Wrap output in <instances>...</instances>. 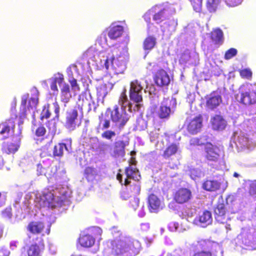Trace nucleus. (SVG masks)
Listing matches in <instances>:
<instances>
[{
  "instance_id": "obj_26",
  "label": "nucleus",
  "mask_w": 256,
  "mask_h": 256,
  "mask_svg": "<svg viewBox=\"0 0 256 256\" xmlns=\"http://www.w3.org/2000/svg\"><path fill=\"white\" fill-rule=\"evenodd\" d=\"M124 28L120 25L110 26L109 27L108 36L112 40H116L122 36Z\"/></svg>"
},
{
  "instance_id": "obj_7",
  "label": "nucleus",
  "mask_w": 256,
  "mask_h": 256,
  "mask_svg": "<svg viewBox=\"0 0 256 256\" xmlns=\"http://www.w3.org/2000/svg\"><path fill=\"white\" fill-rule=\"evenodd\" d=\"M81 120L78 118V111L76 108L68 110L66 114L64 126L70 131L75 130L81 125Z\"/></svg>"
},
{
  "instance_id": "obj_28",
  "label": "nucleus",
  "mask_w": 256,
  "mask_h": 256,
  "mask_svg": "<svg viewBox=\"0 0 256 256\" xmlns=\"http://www.w3.org/2000/svg\"><path fill=\"white\" fill-rule=\"evenodd\" d=\"M71 98L70 86L68 84L64 83L60 88V100L64 103L66 104Z\"/></svg>"
},
{
  "instance_id": "obj_61",
  "label": "nucleus",
  "mask_w": 256,
  "mask_h": 256,
  "mask_svg": "<svg viewBox=\"0 0 256 256\" xmlns=\"http://www.w3.org/2000/svg\"><path fill=\"white\" fill-rule=\"evenodd\" d=\"M50 88L53 91L58 92V88L56 86V83L54 80L50 84Z\"/></svg>"
},
{
  "instance_id": "obj_11",
  "label": "nucleus",
  "mask_w": 256,
  "mask_h": 256,
  "mask_svg": "<svg viewBox=\"0 0 256 256\" xmlns=\"http://www.w3.org/2000/svg\"><path fill=\"white\" fill-rule=\"evenodd\" d=\"M153 79L155 84L160 87L167 86L170 82L168 74L162 68H160L156 71L154 74Z\"/></svg>"
},
{
  "instance_id": "obj_30",
  "label": "nucleus",
  "mask_w": 256,
  "mask_h": 256,
  "mask_svg": "<svg viewBox=\"0 0 256 256\" xmlns=\"http://www.w3.org/2000/svg\"><path fill=\"white\" fill-rule=\"evenodd\" d=\"M156 44V38L152 36H148L144 40L143 48L144 50H152Z\"/></svg>"
},
{
  "instance_id": "obj_39",
  "label": "nucleus",
  "mask_w": 256,
  "mask_h": 256,
  "mask_svg": "<svg viewBox=\"0 0 256 256\" xmlns=\"http://www.w3.org/2000/svg\"><path fill=\"white\" fill-rule=\"evenodd\" d=\"M219 0H207L206 7L210 12H214L218 7Z\"/></svg>"
},
{
  "instance_id": "obj_54",
  "label": "nucleus",
  "mask_w": 256,
  "mask_h": 256,
  "mask_svg": "<svg viewBox=\"0 0 256 256\" xmlns=\"http://www.w3.org/2000/svg\"><path fill=\"white\" fill-rule=\"evenodd\" d=\"M69 82L72 90L78 91L80 90V88L78 84L76 79L72 78V80H70Z\"/></svg>"
},
{
  "instance_id": "obj_59",
  "label": "nucleus",
  "mask_w": 256,
  "mask_h": 256,
  "mask_svg": "<svg viewBox=\"0 0 256 256\" xmlns=\"http://www.w3.org/2000/svg\"><path fill=\"white\" fill-rule=\"evenodd\" d=\"M168 166L172 169L178 168V166L179 164V162L178 161L177 162L173 164L172 162L170 161L168 163Z\"/></svg>"
},
{
  "instance_id": "obj_51",
  "label": "nucleus",
  "mask_w": 256,
  "mask_h": 256,
  "mask_svg": "<svg viewBox=\"0 0 256 256\" xmlns=\"http://www.w3.org/2000/svg\"><path fill=\"white\" fill-rule=\"evenodd\" d=\"M110 147V144H109L103 142L99 144L98 149L100 152H104Z\"/></svg>"
},
{
  "instance_id": "obj_20",
  "label": "nucleus",
  "mask_w": 256,
  "mask_h": 256,
  "mask_svg": "<svg viewBox=\"0 0 256 256\" xmlns=\"http://www.w3.org/2000/svg\"><path fill=\"white\" fill-rule=\"evenodd\" d=\"M222 102V98L220 95H216L214 92L211 93L206 99V106L208 109L213 110L216 108Z\"/></svg>"
},
{
  "instance_id": "obj_43",
  "label": "nucleus",
  "mask_w": 256,
  "mask_h": 256,
  "mask_svg": "<svg viewBox=\"0 0 256 256\" xmlns=\"http://www.w3.org/2000/svg\"><path fill=\"white\" fill-rule=\"evenodd\" d=\"M238 50L235 48H230L225 52L224 58L225 60H230L237 54Z\"/></svg>"
},
{
  "instance_id": "obj_63",
  "label": "nucleus",
  "mask_w": 256,
  "mask_h": 256,
  "mask_svg": "<svg viewBox=\"0 0 256 256\" xmlns=\"http://www.w3.org/2000/svg\"><path fill=\"white\" fill-rule=\"evenodd\" d=\"M18 242H14L10 243V247L12 250H14L15 248L17 247Z\"/></svg>"
},
{
  "instance_id": "obj_17",
  "label": "nucleus",
  "mask_w": 256,
  "mask_h": 256,
  "mask_svg": "<svg viewBox=\"0 0 256 256\" xmlns=\"http://www.w3.org/2000/svg\"><path fill=\"white\" fill-rule=\"evenodd\" d=\"M129 144L128 140H118L114 144L113 151L116 156H123L125 154L126 147Z\"/></svg>"
},
{
  "instance_id": "obj_48",
  "label": "nucleus",
  "mask_w": 256,
  "mask_h": 256,
  "mask_svg": "<svg viewBox=\"0 0 256 256\" xmlns=\"http://www.w3.org/2000/svg\"><path fill=\"white\" fill-rule=\"evenodd\" d=\"M2 216L5 218H11L12 216V210L10 207L6 208L2 211Z\"/></svg>"
},
{
  "instance_id": "obj_52",
  "label": "nucleus",
  "mask_w": 256,
  "mask_h": 256,
  "mask_svg": "<svg viewBox=\"0 0 256 256\" xmlns=\"http://www.w3.org/2000/svg\"><path fill=\"white\" fill-rule=\"evenodd\" d=\"M140 200L137 198H134L130 202V206L136 210L139 206Z\"/></svg>"
},
{
  "instance_id": "obj_37",
  "label": "nucleus",
  "mask_w": 256,
  "mask_h": 256,
  "mask_svg": "<svg viewBox=\"0 0 256 256\" xmlns=\"http://www.w3.org/2000/svg\"><path fill=\"white\" fill-rule=\"evenodd\" d=\"M142 87L138 80L130 82V92H142Z\"/></svg>"
},
{
  "instance_id": "obj_34",
  "label": "nucleus",
  "mask_w": 256,
  "mask_h": 256,
  "mask_svg": "<svg viewBox=\"0 0 256 256\" xmlns=\"http://www.w3.org/2000/svg\"><path fill=\"white\" fill-rule=\"evenodd\" d=\"M97 175V172L94 168L90 166L86 167L84 171V176L88 180H93Z\"/></svg>"
},
{
  "instance_id": "obj_22",
  "label": "nucleus",
  "mask_w": 256,
  "mask_h": 256,
  "mask_svg": "<svg viewBox=\"0 0 256 256\" xmlns=\"http://www.w3.org/2000/svg\"><path fill=\"white\" fill-rule=\"evenodd\" d=\"M221 186L220 182L216 180L206 179L202 184V188L208 192H216L218 190Z\"/></svg>"
},
{
  "instance_id": "obj_56",
  "label": "nucleus",
  "mask_w": 256,
  "mask_h": 256,
  "mask_svg": "<svg viewBox=\"0 0 256 256\" xmlns=\"http://www.w3.org/2000/svg\"><path fill=\"white\" fill-rule=\"evenodd\" d=\"M249 192L250 195H256V181L250 185Z\"/></svg>"
},
{
  "instance_id": "obj_24",
  "label": "nucleus",
  "mask_w": 256,
  "mask_h": 256,
  "mask_svg": "<svg viewBox=\"0 0 256 256\" xmlns=\"http://www.w3.org/2000/svg\"><path fill=\"white\" fill-rule=\"evenodd\" d=\"M178 144L172 143L168 145L163 152L162 156L166 160L170 158L178 151Z\"/></svg>"
},
{
  "instance_id": "obj_35",
  "label": "nucleus",
  "mask_w": 256,
  "mask_h": 256,
  "mask_svg": "<svg viewBox=\"0 0 256 256\" xmlns=\"http://www.w3.org/2000/svg\"><path fill=\"white\" fill-rule=\"evenodd\" d=\"M108 94L106 84H101L96 88V95L98 98L104 100Z\"/></svg>"
},
{
  "instance_id": "obj_12",
  "label": "nucleus",
  "mask_w": 256,
  "mask_h": 256,
  "mask_svg": "<svg viewBox=\"0 0 256 256\" xmlns=\"http://www.w3.org/2000/svg\"><path fill=\"white\" fill-rule=\"evenodd\" d=\"M34 244H32L27 250L28 256H40L44 248V240L42 236H36Z\"/></svg>"
},
{
  "instance_id": "obj_36",
  "label": "nucleus",
  "mask_w": 256,
  "mask_h": 256,
  "mask_svg": "<svg viewBox=\"0 0 256 256\" xmlns=\"http://www.w3.org/2000/svg\"><path fill=\"white\" fill-rule=\"evenodd\" d=\"M142 92H130V98L134 102L139 103L142 101Z\"/></svg>"
},
{
  "instance_id": "obj_10",
  "label": "nucleus",
  "mask_w": 256,
  "mask_h": 256,
  "mask_svg": "<svg viewBox=\"0 0 256 256\" xmlns=\"http://www.w3.org/2000/svg\"><path fill=\"white\" fill-rule=\"evenodd\" d=\"M148 209L150 213H158L164 207V202L154 194H150L147 198Z\"/></svg>"
},
{
  "instance_id": "obj_57",
  "label": "nucleus",
  "mask_w": 256,
  "mask_h": 256,
  "mask_svg": "<svg viewBox=\"0 0 256 256\" xmlns=\"http://www.w3.org/2000/svg\"><path fill=\"white\" fill-rule=\"evenodd\" d=\"M10 254L9 250L4 248L0 249V256H9Z\"/></svg>"
},
{
  "instance_id": "obj_42",
  "label": "nucleus",
  "mask_w": 256,
  "mask_h": 256,
  "mask_svg": "<svg viewBox=\"0 0 256 256\" xmlns=\"http://www.w3.org/2000/svg\"><path fill=\"white\" fill-rule=\"evenodd\" d=\"M50 115L51 113L49 110V105L44 106L40 114V120H42L44 118L48 119L50 116Z\"/></svg>"
},
{
  "instance_id": "obj_16",
  "label": "nucleus",
  "mask_w": 256,
  "mask_h": 256,
  "mask_svg": "<svg viewBox=\"0 0 256 256\" xmlns=\"http://www.w3.org/2000/svg\"><path fill=\"white\" fill-rule=\"evenodd\" d=\"M126 243L123 240L114 241L112 244V254L115 256L122 255L126 252Z\"/></svg>"
},
{
  "instance_id": "obj_38",
  "label": "nucleus",
  "mask_w": 256,
  "mask_h": 256,
  "mask_svg": "<svg viewBox=\"0 0 256 256\" xmlns=\"http://www.w3.org/2000/svg\"><path fill=\"white\" fill-rule=\"evenodd\" d=\"M240 75L242 78L247 80H251L252 72L250 68H246L239 70Z\"/></svg>"
},
{
  "instance_id": "obj_2",
  "label": "nucleus",
  "mask_w": 256,
  "mask_h": 256,
  "mask_svg": "<svg viewBox=\"0 0 256 256\" xmlns=\"http://www.w3.org/2000/svg\"><path fill=\"white\" fill-rule=\"evenodd\" d=\"M194 252L193 256H212L217 252L218 244L210 239H199L192 244Z\"/></svg>"
},
{
  "instance_id": "obj_64",
  "label": "nucleus",
  "mask_w": 256,
  "mask_h": 256,
  "mask_svg": "<svg viewBox=\"0 0 256 256\" xmlns=\"http://www.w3.org/2000/svg\"><path fill=\"white\" fill-rule=\"evenodd\" d=\"M104 66H105L106 69L108 70V68H109V64H108V58L106 60H105Z\"/></svg>"
},
{
  "instance_id": "obj_40",
  "label": "nucleus",
  "mask_w": 256,
  "mask_h": 256,
  "mask_svg": "<svg viewBox=\"0 0 256 256\" xmlns=\"http://www.w3.org/2000/svg\"><path fill=\"white\" fill-rule=\"evenodd\" d=\"M44 176L48 179L54 178L56 179V170L53 168L48 166L46 168V172H44Z\"/></svg>"
},
{
  "instance_id": "obj_23",
  "label": "nucleus",
  "mask_w": 256,
  "mask_h": 256,
  "mask_svg": "<svg viewBox=\"0 0 256 256\" xmlns=\"http://www.w3.org/2000/svg\"><path fill=\"white\" fill-rule=\"evenodd\" d=\"M78 242L82 246L88 248L94 245L95 238L90 234H83L80 236L78 238Z\"/></svg>"
},
{
  "instance_id": "obj_45",
  "label": "nucleus",
  "mask_w": 256,
  "mask_h": 256,
  "mask_svg": "<svg viewBox=\"0 0 256 256\" xmlns=\"http://www.w3.org/2000/svg\"><path fill=\"white\" fill-rule=\"evenodd\" d=\"M116 136V133L114 131L112 130H106L104 131L102 134V137L103 138L106 139L108 140H111L112 138Z\"/></svg>"
},
{
  "instance_id": "obj_5",
  "label": "nucleus",
  "mask_w": 256,
  "mask_h": 256,
  "mask_svg": "<svg viewBox=\"0 0 256 256\" xmlns=\"http://www.w3.org/2000/svg\"><path fill=\"white\" fill-rule=\"evenodd\" d=\"M118 172L116 174V179L122 185L127 186L130 184L129 179H132L136 181H139L141 178L138 170L136 167L128 166L124 168V173L126 176L124 182L122 180V174L120 172H122L120 169L118 170Z\"/></svg>"
},
{
  "instance_id": "obj_44",
  "label": "nucleus",
  "mask_w": 256,
  "mask_h": 256,
  "mask_svg": "<svg viewBox=\"0 0 256 256\" xmlns=\"http://www.w3.org/2000/svg\"><path fill=\"white\" fill-rule=\"evenodd\" d=\"M194 10L196 12L201 10L202 0H189Z\"/></svg>"
},
{
  "instance_id": "obj_46",
  "label": "nucleus",
  "mask_w": 256,
  "mask_h": 256,
  "mask_svg": "<svg viewBox=\"0 0 256 256\" xmlns=\"http://www.w3.org/2000/svg\"><path fill=\"white\" fill-rule=\"evenodd\" d=\"M46 132V130L43 125L40 126L35 131V134L37 137L44 136Z\"/></svg>"
},
{
  "instance_id": "obj_21",
  "label": "nucleus",
  "mask_w": 256,
  "mask_h": 256,
  "mask_svg": "<svg viewBox=\"0 0 256 256\" xmlns=\"http://www.w3.org/2000/svg\"><path fill=\"white\" fill-rule=\"evenodd\" d=\"M210 38L214 44L222 45L224 40L222 31L220 28L213 30L210 34Z\"/></svg>"
},
{
  "instance_id": "obj_29",
  "label": "nucleus",
  "mask_w": 256,
  "mask_h": 256,
  "mask_svg": "<svg viewBox=\"0 0 256 256\" xmlns=\"http://www.w3.org/2000/svg\"><path fill=\"white\" fill-rule=\"evenodd\" d=\"M110 126V120L108 118L107 116L102 113L98 116V124L97 126V130H106Z\"/></svg>"
},
{
  "instance_id": "obj_18",
  "label": "nucleus",
  "mask_w": 256,
  "mask_h": 256,
  "mask_svg": "<svg viewBox=\"0 0 256 256\" xmlns=\"http://www.w3.org/2000/svg\"><path fill=\"white\" fill-rule=\"evenodd\" d=\"M44 224L40 221H32L27 226L28 230L32 234H41L44 229Z\"/></svg>"
},
{
  "instance_id": "obj_25",
  "label": "nucleus",
  "mask_w": 256,
  "mask_h": 256,
  "mask_svg": "<svg viewBox=\"0 0 256 256\" xmlns=\"http://www.w3.org/2000/svg\"><path fill=\"white\" fill-rule=\"evenodd\" d=\"M20 145V140L16 143L4 142L2 144V150L4 153L6 154H14L18 150Z\"/></svg>"
},
{
  "instance_id": "obj_13",
  "label": "nucleus",
  "mask_w": 256,
  "mask_h": 256,
  "mask_svg": "<svg viewBox=\"0 0 256 256\" xmlns=\"http://www.w3.org/2000/svg\"><path fill=\"white\" fill-rule=\"evenodd\" d=\"M192 198V193L191 190L186 188H180L173 195L174 200L179 204L188 202Z\"/></svg>"
},
{
  "instance_id": "obj_27",
  "label": "nucleus",
  "mask_w": 256,
  "mask_h": 256,
  "mask_svg": "<svg viewBox=\"0 0 256 256\" xmlns=\"http://www.w3.org/2000/svg\"><path fill=\"white\" fill-rule=\"evenodd\" d=\"M198 220L203 227L210 224L212 221L211 212L207 210L204 211L202 214L198 218Z\"/></svg>"
},
{
  "instance_id": "obj_31",
  "label": "nucleus",
  "mask_w": 256,
  "mask_h": 256,
  "mask_svg": "<svg viewBox=\"0 0 256 256\" xmlns=\"http://www.w3.org/2000/svg\"><path fill=\"white\" fill-rule=\"evenodd\" d=\"M171 109L169 106L162 104L157 112V114L160 118L164 119L168 118Z\"/></svg>"
},
{
  "instance_id": "obj_49",
  "label": "nucleus",
  "mask_w": 256,
  "mask_h": 256,
  "mask_svg": "<svg viewBox=\"0 0 256 256\" xmlns=\"http://www.w3.org/2000/svg\"><path fill=\"white\" fill-rule=\"evenodd\" d=\"M53 106H54V112L56 114L55 117L54 118V120H58L60 118V107L57 102H54Z\"/></svg>"
},
{
  "instance_id": "obj_14",
  "label": "nucleus",
  "mask_w": 256,
  "mask_h": 256,
  "mask_svg": "<svg viewBox=\"0 0 256 256\" xmlns=\"http://www.w3.org/2000/svg\"><path fill=\"white\" fill-rule=\"evenodd\" d=\"M226 204L222 200H218L214 209V214L216 220L220 224H224L228 220Z\"/></svg>"
},
{
  "instance_id": "obj_60",
  "label": "nucleus",
  "mask_w": 256,
  "mask_h": 256,
  "mask_svg": "<svg viewBox=\"0 0 256 256\" xmlns=\"http://www.w3.org/2000/svg\"><path fill=\"white\" fill-rule=\"evenodd\" d=\"M157 66L156 64L154 62H150L146 66V68L150 70L151 71L152 70L153 68H154Z\"/></svg>"
},
{
  "instance_id": "obj_55",
  "label": "nucleus",
  "mask_w": 256,
  "mask_h": 256,
  "mask_svg": "<svg viewBox=\"0 0 256 256\" xmlns=\"http://www.w3.org/2000/svg\"><path fill=\"white\" fill-rule=\"evenodd\" d=\"M36 170L38 175H44L46 172V168H44L40 164H38L36 166Z\"/></svg>"
},
{
  "instance_id": "obj_53",
  "label": "nucleus",
  "mask_w": 256,
  "mask_h": 256,
  "mask_svg": "<svg viewBox=\"0 0 256 256\" xmlns=\"http://www.w3.org/2000/svg\"><path fill=\"white\" fill-rule=\"evenodd\" d=\"M225 2L229 6H236L241 3V0H225Z\"/></svg>"
},
{
  "instance_id": "obj_62",
  "label": "nucleus",
  "mask_w": 256,
  "mask_h": 256,
  "mask_svg": "<svg viewBox=\"0 0 256 256\" xmlns=\"http://www.w3.org/2000/svg\"><path fill=\"white\" fill-rule=\"evenodd\" d=\"M129 166H132L131 165H134L136 166V160L135 158L132 157L130 160L129 161Z\"/></svg>"
},
{
  "instance_id": "obj_47",
  "label": "nucleus",
  "mask_w": 256,
  "mask_h": 256,
  "mask_svg": "<svg viewBox=\"0 0 256 256\" xmlns=\"http://www.w3.org/2000/svg\"><path fill=\"white\" fill-rule=\"evenodd\" d=\"M130 190L134 194H138L140 192V185L139 183L134 184L130 186Z\"/></svg>"
},
{
  "instance_id": "obj_50",
  "label": "nucleus",
  "mask_w": 256,
  "mask_h": 256,
  "mask_svg": "<svg viewBox=\"0 0 256 256\" xmlns=\"http://www.w3.org/2000/svg\"><path fill=\"white\" fill-rule=\"evenodd\" d=\"M205 144L202 142L200 140V138H194L190 140V144L194 146H202Z\"/></svg>"
},
{
  "instance_id": "obj_9",
  "label": "nucleus",
  "mask_w": 256,
  "mask_h": 256,
  "mask_svg": "<svg viewBox=\"0 0 256 256\" xmlns=\"http://www.w3.org/2000/svg\"><path fill=\"white\" fill-rule=\"evenodd\" d=\"M220 151L218 146L210 142L204 144V158L208 162H217L220 159Z\"/></svg>"
},
{
  "instance_id": "obj_15",
  "label": "nucleus",
  "mask_w": 256,
  "mask_h": 256,
  "mask_svg": "<svg viewBox=\"0 0 256 256\" xmlns=\"http://www.w3.org/2000/svg\"><path fill=\"white\" fill-rule=\"evenodd\" d=\"M111 64L114 72L116 74H123L126 70V63L124 56H118L116 58H112Z\"/></svg>"
},
{
  "instance_id": "obj_3",
  "label": "nucleus",
  "mask_w": 256,
  "mask_h": 256,
  "mask_svg": "<svg viewBox=\"0 0 256 256\" xmlns=\"http://www.w3.org/2000/svg\"><path fill=\"white\" fill-rule=\"evenodd\" d=\"M239 102L245 106L256 104V84L247 82L240 90Z\"/></svg>"
},
{
  "instance_id": "obj_41",
  "label": "nucleus",
  "mask_w": 256,
  "mask_h": 256,
  "mask_svg": "<svg viewBox=\"0 0 256 256\" xmlns=\"http://www.w3.org/2000/svg\"><path fill=\"white\" fill-rule=\"evenodd\" d=\"M126 90L124 88L121 92L120 96L118 99V104L124 109L126 107V104L128 102V97L126 94Z\"/></svg>"
},
{
  "instance_id": "obj_4",
  "label": "nucleus",
  "mask_w": 256,
  "mask_h": 256,
  "mask_svg": "<svg viewBox=\"0 0 256 256\" xmlns=\"http://www.w3.org/2000/svg\"><path fill=\"white\" fill-rule=\"evenodd\" d=\"M64 202V198H56L54 194L49 190L44 191L40 196V204L42 207L54 208L60 206Z\"/></svg>"
},
{
  "instance_id": "obj_8",
  "label": "nucleus",
  "mask_w": 256,
  "mask_h": 256,
  "mask_svg": "<svg viewBox=\"0 0 256 256\" xmlns=\"http://www.w3.org/2000/svg\"><path fill=\"white\" fill-rule=\"evenodd\" d=\"M203 118L201 114L196 116L193 118H187L184 126L191 134H196L200 132L202 127Z\"/></svg>"
},
{
  "instance_id": "obj_1",
  "label": "nucleus",
  "mask_w": 256,
  "mask_h": 256,
  "mask_svg": "<svg viewBox=\"0 0 256 256\" xmlns=\"http://www.w3.org/2000/svg\"><path fill=\"white\" fill-rule=\"evenodd\" d=\"M39 92L37 90H34L33 93L30 98L29 94H26L22 96L18 118L20 124L23 123L24 119L26 118V111L32 110L36 108L38 102ZM12 111H14V116L6 119L4 122L0 123V134L4 136L3 139L8 138L10 133H14L15 129V120L18 117L16 114V104H14Z\"/></svg>"
},
{
  "instance_id": "obj_19",
  "label": "nucleus",
  "mask_w": 256,
  "mask_h": 256,
  "mask_svg": "<svg viewBox=\"0 0 256 256\" xmlns=\"http://www.w3.org/2000/svg\"><path fill=\"white\" fill-rule=\"evenodd\" d=\"M211 124L213 130H223L226 126V121L220 115L216 114L211 118Z\"/></svg>"
},
{
  "instance_id": "obj_33",
  "label": "nucleus",
  "mask_w": 256,
  "mask_h": 256,
  "mask_svg": "<svg viewBox=\"0 0 256 256\" xmlns=\"http://www.w3.org/2000/svg\"><path fill=\"white\" fill-rule=\"evenodd\" d=\"M64 149L68 150L66 144L64 143H58L54 146L53 150V156L60 157L64 154Z\"/></svg>"
},
{
  "instance_id": "obj_32",
  "label": "nucleus",
  "mask_w": 256,
  "mask_h": 256,
  "mask_svg": "<svg viewBox=\"0 0 256 256\" xmlns=\"http://www.w3.org/2000/svg\"><path fill=\"white\" fill-rule=\"evenodd\" d=\"M167 16L166 10L165 8H163L154 14L152 18L157 24H159L166 20Z\"/></svg>"
},
{
  "instance_id": "obj_58",
  "label": "nucleus",
  "mask_w": 256,
  "mask_h": 256,
  "mask_svg": "<svg viewBox=\"0 0 256 256\" xmlns=\"http://www.w3.org/2000/svg\"><path fill=\"white\" fill-rule=\"evenodd\" d=\"M56 83L58 84L60 86L64 82V78L62 74H60L58 77L56 78L54 80Z\"/></svg>"
},
{
  "instance_id": "obj_6",
  "label": "nucleus",
  "mask_w": 256,
  "mask_h": 256,
  "mask_svg": "<svg viewBox=\"0 0 256 256\" xmlns=\"http://www.w3.org/2000/svg\"><path fill=\"white\" fill-rule=\"evenodd\" d=\"M110 118L112 122L115 123L120 129H121L129 120L130 116L124 109L122 112H120L118 106L116 105L110 112Z\"/></svg>"
}]
</instances>
